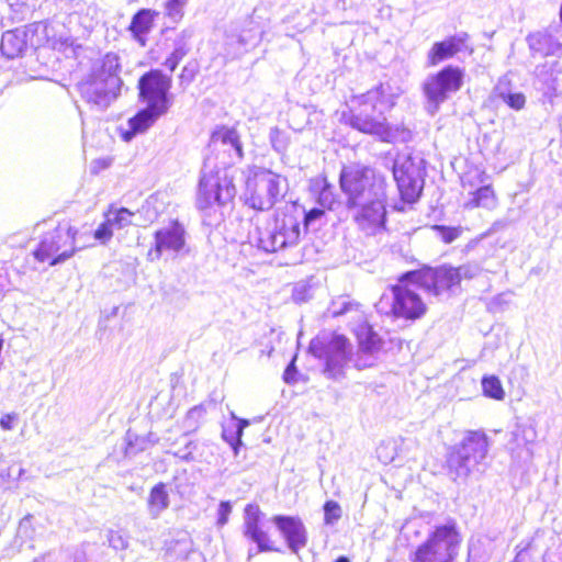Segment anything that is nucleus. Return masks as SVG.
<instances>
[{"mask_svg":"<svg viewBox=\"0 0 562 562\" xmlns=\"http://www.w3.org/2000/svg\"><path fill=\"white\" fill-rule=\"evenodd\" d=\"M402 91L389 82L379 83L366 93L353 95L349 102V111L342 116L348 125L363 134L378 137L382 142L392 143L397 139H411V131L405 127H392L385 113L394 108Z\"/></svg>","mask_w":562,"mask_h":562,"instance_id":"obj_1","label":"nucleus"},{"mask_svg":"<svg viewBox=\"0 0 562 562\" xmlns=\"http://www.w3.org/2000/svg\"><path fill=\"white\" fill-rule=\"evenodd\" d=\"M121 63L115 53H108L92 66L89 76L79 83L82 99L99 110L108 109L121 94Z\"/></svg>","mask_w":562,"mask_h":562,"instance_id":"obj_2","label":"nucleus"},{"mask_svg":"<svg viewBox=\"0 0 562 562\" xmlns=\"http://www.w3.org/2000/svg\"><path fill=\"white\" fill-rule=\"evenodd\" d=\"M490 440L483 430H469L462 440L452 446L446 459L448 476L458 484L465 483L475 474L484 472Z\"/></svg>","mask_w":562,"mask_h":562,"instance_id":"obj_3","label":"nucleus"},{"mask_svg":"<svg viewBox=\"0 0 562 562\" xmlns=\"http://www.w3.org/2000/svg\"><path fill=\"white\" fill-rule=\"evenodd\" d=\"M302 211L299 204L278 210L263 227H257L256 243L266 252H277L299 245L302 235Z\"/></svg>","mask_w":562,"mask_h":562,"instance_id":"obj_4","label":"nucleus"},{"mask_svg":"<svg viewBox=\"0 0 562 562\" xmlns=\"http://www.w3.org/2000/svg\"><path fill=\"white\" fill-rule=\"evenodd\" d=\"M339 184L346 196V206L386 192L384 178L376 175L374 169L358 164L341 169Z\"/></svg>","mask_w":562,"mask_h":562,"instance_id":"obj_5","label":"nucleus"},{"mask_svg":"<svg viewBox=\"0 0 562 562\" xmlns=\"http://www.w3.org/2000/svg\"><path fill=\"white\" fill-rule=\"evenodd\" d=\"M461 538L454 522L436 526L426 541L411 553V562H453Z\"/></svg>","mask_w":562,"mask_h":562,"instance_id":"obj_6","label":"nucleus"},{"mask_svg":"<svg viewBox=\"0 0 562 562\" xmlns=\"http://www.w3.org/2000/svg\"><path fill=\"white\" fill-rule=\"evenodd\" d=\"M77 233L78 231L71 225L59 224L42 236L33 251L34 258L40 262H48L50 267L65 262L82 248L76 244Z\"/></svg>","mask_w":562,"mask_h":562,"instance_id":"obj_7","label":"nucleus"},{"mask_svg":"<svg viewBox=\"0 0 562 562\" xmlns=\"http://www.w3.org/2000/svg\"><path fill=\"white\" fill-rule=\"evenodd\" d=\"M289 189L288 179L269 169H260L247 181V204L258 211L272 209Z\"/></svg>","mask_w":562,"mask_h":562,"instance_id":"obj_8","label":"nucleus"},{"mask_svg":"<svg viewBox=\"0 0 562 562\" xmlns=\"http://www.w3.org/2000/svg\"><path fill=\"white\" fill-rule=\"evenodd\" d=\"M464 76L462 68L448 65L426 78L423 92L427 101L426 109L430 114L437 113L440 105L462 88Z\"/></svg>","mask_w":562,"mask_h":562,"instance_id":"obj_9","label":"nucleus"},{"mask_svg":"<svg viewBox=\"0 0 562 562\" xmlns=\"http://www.w3.org/2000/svg\"><path fill=\"white\" fill-rule=\"evenodd\" d=\"M400 195L407 203L416 202L424 188V159L412 155H397L392 167Z\"/></svg>","mask_w":562,"mask_h":562,"instance_id":"obj_10","label":"nucleus"},{"mask_svg":"<svg viewBox=\"0 0 562 562\" xmlns=\"http://www.w3.org/2000/svg\"><path fill=\"white\" fill-rule=\"evenodd\" d=\"M236 195L233 178L224 171L203 172L198 188L196 206L203 212L214 205L224 206Z\"/></svg>","mask_w":562,"mask_h":562,"instance_id":"obj_11","label":"nucleus"},{"mask_svg":"<svg viewBox=\"0 0 562 562\" xmlns=\"http://www.w3.org/2000/svg\"><path fill=\"white\" fill-rule=\"evenodd\" d=\"M402 280L417 283L418 288L426 290L436 296L443 293H453L460 288L458 273L452 266H439L436 268L424 267L411 270L402 274Z\"/></svg>","mask_w":562,"mask_h":562,"instance_id":"obj_12","label":"nucleus"},{"mask_svg":"<svg viewBox=\"0 0 562 562\" xmlns=\"http://www.w3.org/2000/svg\"><path fill=\"white\" fill-rule=\"evenodd\" d=\"M47 42L46 26L42 22L9 30L2 34L0 50L8 59L23 56L29 48H38Z\"/></svg>","mask_w":562,"mask_h":562,"instance_id":"obj_13","label":"nucleus"},{"mask_svg":"<svg viewBox=\"0 0 562 562\" xmlns=\"http://www.w3.org/2000/svg\"><path fill=\"white\" fill-rule=\"evenodd\" d=\"M311 352L324 360V374L331 380L345 378V367L351 360V345L342 335H335L327 344L312 341Z\"/></svg>","mask_w":562,"mask_h":562,"instance_id":"obj_14","label":"nucleus"},{"mask_svg":"<svg viewBox=\"0 0 562 562\" xmlns=\"http://www.w3.org/2000/svg\"><path fill=\"white\" fill-rule=\"evenodd\" d=\"M171 77L159 69H151L138 79V99L159 112L167 113L172 105Z\"/></svg>","mask_w":562,"mask_h":562,"instance_id":"obj_15","label":"nucleus"},{"mask_svg":"<svg viewBox=\"0 0 562 562\" xmlns=\"http://www.w3.org/2000/svg\"><path fill=\"white\" fill-rule=\"evenodd\" d=\"M265 514L256 503L247 504L243 513L241 533L244 538L254 543L247 552V560L250 561L258 553L279 552L270 539V535L263 528Z\"/></svg>","mask_w":562,"mask_h":562,"instance_id":"obj_16","label":"nucleus"},{"mask_svg":"<svg viewBox=\"0 0 562 562\" xmlns=\"http://www.w3.org/2000/svg\"><path fill=\"white\" fill-rule=\"evenodd\" d=\"M358 227L367 235H375L385 228L386 192L347 206Z\"/></svg>","mask_w":562,"mask_h":562,"instance_id":"obj_17","label":"nucleus"},{"mask_svg":"<svg viewBox=\"0 0 562 562\" xmlns=\"http://www.w3.org/2000/svg\"><path fill=\"white\" fill-rule=\"evenodd\" d=\"M414 285L417 286V283L404 281L402 276L398 278V283L392 285L391 313L394 317L416 321L426 314L427 306L419 294L412 289Z\"/></svg>","mask_w":562,"mask_h":562,"instance_id":"obj_18","label":"nucleus"},{"mask_svg":"<svg viewBox=\"0 0 562 562\" xmlns=\"http://www.w3.org/2000/svg\"><path fill=\"white\" fill-rule=\"evenodd\" d=\"M186 228L179 221H172L168 226L157 229L154 234V248L148 256L160 259L162 254H179L186 246Z\"/></svg>","mask_w":562,"mask_h":562,"instance_id":"obj_19","label":"nucleus"},{"mask_svg":"<svg viewBox=\"0 0 562 562\" xmlns=\"http://www.w3.org/2000/svg\"><path fill=\"white\" fill-rule=\"evenodd\" d=\"M271 521L292 553L299 554L300 550L306 547L307 530L299 516L274 515Z\"/></svg>","mask_w":562,"mask_h":562,"instance_id":"obj_20","label":"nucleus"},{"mask_svg":"<svg viewBox=\"0 0 562 562\" xmlns=\"http://www.w3.org/2000/svg\"><path fill=\"white\" fill-rule=\"evenodd\" d=\"M209 148L212 151L227 154L228 160L223 161L224 165L235 164L241 160L244 156L239 135L233 127L220 126L214 130L210 138Z\"/></svg>","mask_w":562,"mask_h":562,"instance_id":"obj_21","label":"nucleus"},{"mask_svg":"<svg viewBox=\"0 0 562 562\" xmlns=\"http://www.w3.org/2000/svg\"><path fill=\"white\" fill-rule=\"evenodd\" d=\"M166 113L145 105L127 121V127L117 128L119 136L125 143L132 142L137 135L146 133Z\"/></svg>","mask_w":562,"mask_h":562,"instance_id":"obj_22","label":"nucleus"},{"mask_svg":"<svg viewBox=\"0 0 562 562\" xmlns=\"http://www.w3.org/2000/svg\"><path fill=\"white\" fill-rule=\"evenodd\" d=\"M469 40V35L465 32H461L451 35L443 41L436 42L427 54L428 64L436 66L439 63L452 58L456 54L461 52L465 47V43Z\"/></svg>","mask_w":562,"mask_h":562,"instance_id":"obj_23","label":"nucleus"},{"mask_svg":"<svg viewBox=\"0 0 562 562\" xmlns=\"http://www.w3.org/2000/svg\"><path fill=\"white\" fill-rule=\"evenodd\" d=\"M526 41L533 57L560 56L562 53V44L546 31L530 33Z\"/></svg>","mask_w":562,"mask_h":562,"instance_id":"obj_24","label":"nucleus"},{"mask_svg":"<svg viewBox=\"0 0 562 562\" xmlns=\"http://www.w3.org/2000/svg\"><path fill=\"white\" fill-rule=\"evenodd\" d=\"M157 15L158 12L151 9H140L133 15L128 30L133 38L142 46L146 45L147 35L154 27Z\"/></svg>","mask_w":562,"mask_h":562,"instance_id":"obj_25","label":"nucleus"},{"mask_svg":"<svg viewBox=\"0 0 562 562\" xmlns=\"http://www.w3.org/2000/svg\"><path fill=\"white\" fill-rule=\"evenodd\" d=\"M359 350L367 353H375L382 346V339L372 326L364 319L353 328Z\"/></svg>","mask_w":562,"mask_h":562,"instance_id":"obj_26","label":"nucleus"},{"mask_svg":"<svg viewBox=\"0 0 562 562\" xmlns=\"http://www.w3.org/2000/svg\"><path fill=\"white\" fill-rule=\"evenodd\" d=\"M170 498L167 485L162 482L153 486L147 499L148 514L156 519L160 514L169 507Z\"/></svg>","mask_w":562,"mask_h":562,"instance_id":"obj_27","label":"nucleus"},{"mask_svg":"<svg viewBox=\"0 0 562 562\" xmlns=\"http://www.w3.org/2000/svg\"><path fill=\"white\" fill-rule=\"evenodd\" d=\"M192 36V33L188 30H183L178 34L173 42V49L170 55L165 60L164 65L172 72L178 67L179 63L187 56L190 52L189 41Z\"/></svg>","mask_w":562,"mask_h":562,"instance_id":"obj_28","label":"nucleus"},{"mask_svg":"<svg viewBox=\"0 0 562 562\" xmlns=\"http://www.w3.org/2000/svg\"><path fill=\"white\" fill-rule=\"evenodd\" d=\"M467 206L494 209L496 206V198L491 186H483L473 192V198L467 203Z\"/></svg>","mask_w":562,"mask_h":562,"instance_id":"obj_29","label":"nucleus"},{"mask_svg":"<svg viewBox=\"0 0 562 562\" xmlns=\"http://www.w3.org/2000/svg\"><path fill=\"white\" fill-rule=\"evenodd\" d=\"M92 544L83 543L81 547L75 549L72 553H66L61 555V562H89V553L92 551ZM33 562H55L53 554H46L41 558H36Z\"/></svg>","mask_w":562,"mask_h":562,"instance_id":"obj_30","label":"nucleus"},{"mask_svg":"<svg viewBox=\"0 0 562 562\" xmlns=\"http://www.w3.org/2000/svg\"><path fill=\"white\" fill-rule=\"evenodd\" d=\"M133 212L126 207H113L104 214V217L110 222L114 229H122L132 224Z\"/></svg>","mask_w":562,"mask_h":562,"instance_id":"obj_31","label":"nucleus"},{"mask_svg":"<svg viewBox=\"0 0 562 562\" xmlns=\"http://www.w3.org/2000/svg\"><path fill=\"white\" fill-rule=\"evenodd\" d=\"M206 414V407L204 404L195 405L190 408L183 419V428L186 432H194L199 429L204 416Z\"/></svg>","mask_w":562,"mask_h":562,"instance_id":"obj_32","label":"nucleus"},{"mask_svg":"<svg viewBox=\"0 0 562 562\" xmlns=\"http://www.w3.org/2000/svg\"><path fill=\"white\" fill-rule=\"evenodd\" d=\"M482 390L486 397L501 401L505 396L501 380L496 375H486L482 379Z\"/></svg>","mask_w":562,"mask_h":562,"instance_id":"obj_33","label":"nucleus"},{"mask_svg":"<svg viewBox=\"0 0 562 562\" xmlns=\"http://www.w3.org/2000/svg\"><path fill=\"white\" fill-rule=\"evenodd\" d=\"M497 95L506 103L510 109L519 111L526 104V97L521 92H513L505 90L501 87L496 88Z\"/></svg>","mask_w":562,"mask_h":562,"instance_id":"obj_34","label":"nucleus"},{"mask_svg":"<svg viewBox=\"0 0 562 562\" xmlns=\"http://www.w3.org/2000/svg\"><path fill=\"white\" fill-rule=\"evenodd\" d=\"M324 524L326 526H335L342 516V508L336 501H326L323 505Z\"/></svg>","mask_w":562,"mask_h":562,"instance_id":"obj_35","label":"nucleus"},{"mask_svg":"<svg viewBox=\"0 0 562 562\" xmlns=\"http://www.w3.org/2000/svg\"><path fill=\"white\" fill-rule=\"evenodd\" d=\"M316 201L323 209L330 210L335 204L334 189L326 180H323L322 183H319Z\"/></svg>","mask_w":562,"mask_h":562,"instance_id":"obj_36","label":"nucleus"},{"mask_svg":"<svg viewBox=\"0 0 562 562\" xmlns=\"http://www.w3.org/2000/svg\"><path fill=\"white\" fill-rule=\"evenodd\" d=\"M434 229L438 233V236L446 244H451L461 234V227H452L446 225H435Z\"/></svg>","mask_w":562,"mask_h":562,"instance_id":"obj_37","label":"nucleus"},{"mask_svg":"<svg viewBox=\"0 0 562 562\" xmlns=\"http://www.w3.org/2000/svg\"><path fill=\"white\" fill-rule=\"evenodd\" d=\"M357 306L358 304L351 302L350 300L340 297L337 301H333L330 312L334 317H337L352 311Z\"/></svg>","mask_w":562,"mask_h":562,"instance_id":"obj_38","label":"nucleus"},{"mask_svg":"<svg viewBox=\"0 0 562 562\" xmlns=\"http://www.w3.org/2000/svg\"><path fill=\"white\" fill-rule=\"evenodd\" d=\"M114 228L111 226L110 222L104 217V221L94 231L93 236L102 245H105L111 240Z\"/></svg>","mask_w":562,"mask_h":562,"instance_id":"obj_39","label":"nucleus"},{"mask_svg":"<svg viewBox=\"0 0 562 562\" xmlns=\"http://www.w3.org/2000/svg\"><path fill=\"white\" fill-rule=\"evenodd\" d=\"M108 541L110 547L115 550H125L128 547L127 537L121 531L110 530Z\"/></svg>","mask_w":562,"mask_h":562,"instance_id":"obj_40","label":"nucleus"},{"mask_svg":"<svg viewBox=\"0 0 562 562\" xmlns=\"http://www.w3.org/2000/svg\"><path fill=\"white\" fill-rule=\"evenodd\" d=\"M184 7L180 3L168 0L165 4L166 15L175 23L183 18Z\"/></svg>","mask_w":562,"mask_h":562,"instance_id":"obj_41","label":"nucleus"},{"mask_svg":"<svg viewBox=\"0 0 562 562\" xmlns=\"http://www.w3.org/2000/svg\"><path fill=\"white\" fill-rule=\"evenodd\" d=\"M243 435L240 434V430L237 429L233 424L223 426L222 429V439L226 443H241Z\"/></svg>","mask_w":562,"mask_h":562,"instance_id":"obj_42","label":"nucleus"},{"mask_svg":"<svg viewBox=\"0 0 562 562\" xmlns=\"http://www.w3.org/2000/svg\"><path fill=\"white\" fill-rule=\"evenodd\" d=\"M198 443L193 440L188 441L183 448L179 449L178 451L172 452V454L180 460L189 463L195 460V457L193 454V451L196 449Z\"/></svg>","mask_w":562,"mask_h":562,"instance_id":"obj_43","label":"nucleus"},{"mask_svg":"<svg viewBox=\"0 0 562 562\" xmlns=\"http://www.w3.org/2000/svg\"><path fill=\"white\" fill-rule=\"evenodd\" d=\"M232 513V504L228 501H222L217 508V520L218 527H224L228 522L229 515Z\"/></svg>","mask_w":562,"mask_h":562,"instance_id":"obj_44","label":"nucleus"},{"mask_svg":"<svg viewBox=\"0 0 562 562\" xmlns=\"http://www.w3.org/2000/svg\"><path fill=\"white\" fill-rule=\"evenodd\" d=\"M301 211L303 213L302 223L304 224L305 227H308L313 222L319 220L324 215L323 207H312L310 211H305L301 206Z\"/></svg>","mask_w":562,"mask_h":562,"instance_id":"obj_45","label":"nucleus"},{"mask_svg":"<svg viewBox=\"0 0 562 562\" xmlns=\"http://www.w3.org/2000/svg\"><path fill=\"white\" fill-rule=\"evenodd\" d=\"M373 355L374 353L361 352L359 350L355 359V367L359 370L372 367L374 363Z\"/></svg>","mask_w":562,"mask_h":562,"instance_id":"obj_46","label":"nucleus"},{"mask_svg":"<svg viewBox=\"0 0 562 562\" xmlns=\"http://www.w3.org/2000/svg\"><path fill=\"white\" fill-rule=\"evenodd\" d=\"M454 269L458 273V279L460 283L463 279H472L479 273V268L476 266L471 265L454 267Z\"/></svg>","mask_w":562,"mask_h":562,"instance_id":"obj_47","label":"nucleus"},{"mask_svg":"<svg viewBox=\"0 0 562 562\" xmlns=\"http://www.w3.org/2000/svg\"><path fill=\"white\" fill-rule=\"evenodd\" d=\"M310 288L306 284H296L293 289L292 299L296 303L306 302L310 297Z\"/></svg>","mask_w":562,"mask_h":562,"instance_id":"obj_48","label":"nucleus"},{"mask_svg":"<svg viewBox=\"0 0 562 562\" xmlns=\"http://www.w3.org/2000/svg\"><path fill=\"white\" fill-rule=\"evenodd\" d=\"M297 369L295 367L294 360H292L285 368L283 372V380L288 384H293L296 382Z\"/></svg>","mask_w":562,"mask_h":562,"instance_id":"obj_49","label":"nucleus"},{"mask_svg":"<svg viewBox=\"0 0 562 562\" xmlns=\"http://www.w3.org/2000/svg\"><path fill=\"white\" fill-rule=\"evenodd\" d=\"M280 136L281 133L277 128L271 131L270 139L272 147L277 151L282 153L283 150H285V144L280 139Z\"/></svg>","mask_w":562,"mask_h":562,"instance_id":"obj_50","label":"nucleus"},{"mask_svg":"<svg viewBox=\"0 0 562 562\" xmlns=\"http://www.w3.org/2000/svg\"><path fill=\"white\" fill-rule=\"evenodd\" d=\"M14 414H7L0 418V427L3 430H11L13 428V422L15 419Z\"/></svg>","mask_w":562,"mask_h":562,"instance_id":"obj_51","label":"nucleus"},{"mask_svg":"<svg viewBox=\"0 0 562 562\" xmlns=\"http://www.w3.org/2000/svg\"><path fill=\"white\" fill-rule=\"evenodd\" d=\"M232 418L234 419L233 425L240 430V434L244 435V430L249 426V420L245 418H238L234 413H232Z\"/></svg>","mask_w":562,"mask_h":562,"instance_id":"obj_52","label":"nucleus"},{"mask_svg":"<svg viewBox=\"0 0 562 562\" xmlns=\"http://www.w3.org/2000/svg\"><path fill=\"white\" fill-rule=\"evenodd\" d=\"M180 79L183 81V80H188L189 82L192 80V76L188 74V68L187 67H183L182 71H181V75H180Z\"/></svg>","mask_w":562,"mask_h":562,"instance_id":"obj_53","label":"nucleus"},{"mask_svg":"<svg viewBox=\"0 0 562 562\" xmlns=\"http://www.w3.org/2000/svg\"><path fill=\"white\" fill-rule=\"evenodd\" d=\"M228 445L232 448L234 456L237 457L239 453V449L243 447V442L238 443V445H235V443H228Z\"/></svg>","mask_w":562,"mask_h":562,"instance_id":"obj_54","label":"nucleus"},{"mask_svg":"<svg viewBox=\"0 0 562 562\" xmlns=\"http://www.w3.org/2000/svg\"><path fill=\"white\" fill-rule=\"evenodd\" d=\"M522 559H524V552L521 551V552H519V553L515 557V559H514V561H513V562H521V561H522Z\"/></svg>","mask_w":562,"mask_h":562,"instance_id":"obj_55","label":"nucleus"},{"mask_svg":"<svg viewBox=\"0 0 562 562\" xmlns=\"http://www.w3.org/2000/svg\"><path fill=\"white\" fill-rule=\"evenodd\" d=\"M335 562H350V560L345 555H340L335 560Z\"/></svg>","mask_w":562,"mask_h":562,"instance_id":"obj_56","label":"nucleus"},{"mask_svg":"<svg viewBox=\"0 0 562 562\" xmlns=\"http://www.w3.org/2000/svg\"><path fill=\"white\" fill-rule=\"evenodd\" d=\"M237 41H238V43H239L240 45H243V46H244V45H246V44H248V42H247V41L244 38V36H241V35H239V36H238Z\"/></svg>","mask_w":562,"mask_h":562,"instance_id":"obj_57","label":"nucleus"},{"mask_svg":"<svg viewBox=\"0 0 562 562\" xmlns=\"http://www.w3.org/2000/svg\"><path fill=\"white\" fill-rule=\"evenodd\" d=\"M561 130H562V122L560 123Z\"/></svg>","mask_w":562,"mask_h":562,"instance_id":"obj_58","label":"nucleus"}]
</instances>
